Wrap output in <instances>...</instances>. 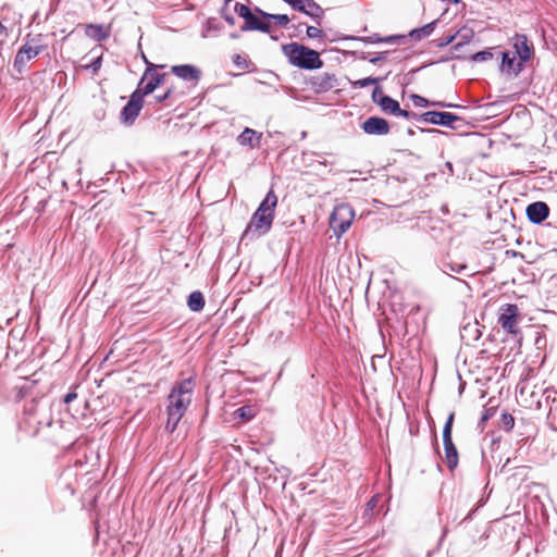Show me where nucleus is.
<instances>
[{
    "mask_svg": "<svg viewBox=\"0 0 557 557\" xmlns=\"http://www.w3.org/2000/svg\"><path fill=\"white\" fill-rule=\"evenodd\" d=\"M145 62L147 64V67L144 72V75L139 82V87L136 89L137 91H141L143 96L150 95L158 88L160 85L164 83V78L166 76L165 73H158L157 69H163L165 65H156L151 62H149L145 58Z\"/></svg>",
    "mask_w": 557,
    "mask_h": 557,
    "instance_id": "0eeeda50",
    "label": "nucleus"
},
{
    "mask_svg": "<svg viewBox=\"0 0 557 557\" xmlns=\"http://www.w3.org/2000/svg\"><path fill=\"white\" fill-rule=\"evenodd\" d=\"M42 50L44 46L39 44V40L35 38H27L15 55L14 69L18 73L24 72L28 62L35 59Z\"/></svg>",
    "mask_w": 557,
    "mask_h": 557,
    "instance_id": "6e6552de",
    "label": "nucleus"
},
{
    "mask_svg": "<svg viewBox=\"0 0 557 557\" xmlns=\"http://www.w3.org/2000/svg\"><path fill=\"white\" fill-rule=\"evenodd\" d=\"M0 34L7 35V27L2 24L1 21H0Z\"/></svg>",
    "mask_w": 557,
    "mask_h": 557,
    "instance_id": "58836bf2",
    "label": "nucleus"
},
{
    "mask_svg": "<svg viewBox=\"0 0 557 557\" xmlns=\"http://www.w3.org/2000/svg\"><path fill=\"white\" fill-rule=\"evenodd\" d=\"M500 421L506 431H511L515 426V418L508 412L502 414Z\"/></svg>",
    "mask_w": 557,
    "mask_h": 557,
    "instance_id": "7c9ffc66",
    "label": "nucleus"
},
{
    "mask_svg": "<svg viewBox=\"0 0 557 557\" xmlns=\"http://www.w3.org/2000/svg\"><path fill=\"white\" fill-rule=\"evenodd\" d=\"M233 62L236 65V67L240 71H246L249 69L250 62L245 55L242 54H235L233 57Z\"/></svg>",
    "mask_w": 557,
    "mask_h": 557,
    "instance_id": "c756f323",
    "label": "nucleus"
},
{
    "mask_svg": "<svg viewBox=\"0 0 557 557\" xmlns=\"http://www.w3.org/2000/svg\"><path fill=\"white\" fill-rule=\"evenodd\" d=\"M362 131L369 135H386L389 133L388 122L379 116H370L362 123Z\"/></svg>",
    "mask_w": 557,
    "mask_h": 557,
    "instance_id": "4468645a",
    "label": "nucleus"
},
{
    "mask_svg": "<svg viewBox=\"0 0 557 557\" xmlns=\"http://www.w3.org/2000/svg\"><path fill=\"white\" fill-rule=\"evenodd\" d=\"M286 3L292 5L293 9L300 11L313 18H321L323 10L313 0H284Z\"/></svg>",
    "mask_w": 557,
    "mask_h": 557,
    "instance_id": "ddd939ff",
    "label": "nucleus"
},
{
    "mask_svg": "<svg viewBox=\"0 0 557 557\" xmlns=\"http://www.w3.org/2000/svg\"><path fill=\"white\" fill-rule=\"evenodd\" d=\"M306 34L309 38L315 39V38H322L323 32L322 29L315 27V26H308Z\"/></svg>",
    "mask_w": 557,
    "mask_h": 557,
    "instance_id": "2f4dec72",
    "label": "nucleus"
},
{
    "mask_svg": "<svg viewBox=\"0 0 557 557\" xmlns=\"http://www.w3.org/2000/svg\"><path fill=\"white\" fill-rule=\"evenodd\" d=\"M512 40L515 49L512 53L524 63L531 60L533 55V47L529 45L527 36L517 34Z\"/></svg>",
    "mask_w": 557,
    "mask_h": 557,
    "instance_id": "2eb2a0df",
    "label": "nucleus"
},
{
    "mask_svg": "<svg viewBox=\"0 0 557 557\" xmlns=\"http://www.w3.org/2000/svg\"><path fill=\"white\" fill-rule=\"evenodd\" d=\"M548 214L549 207L543 201H536L527 207V216L532 223H542Z\"/></svg>",
    "mask_w": 557,
    "mask_h": 557,
    "instance_id": "a211bd4d",
    "label": "nucleus"
},
{
    "mask_svg": "<svg viewBox=\"0 0 557 557\" xmlns=\"http://www.w3.org/2000/svg\"><path fill=\"white\" fill-rule=\"evenodd\" d=\"M354 219L355 211L349 205H337L331 213L330 227L337 237H341L350 227Z\"/></svg>",
    "mask_w": 557,
    "mask_h": 557,
    "instance_id": "39448f33",
    "label": "nucleus"
},
{
    "mask_svg": "<svg viewBox=\"0 0 557 557\" xmlns=\"http://www.w3.org/2000/svg\"><path fill=\"white\" fill-rule=\"evenodd\" d=\"M520 321L521 312L516 304H506L499 308L497 322L507 334L513 337L520 335Z\"/></svg>",
    "mask_w": 557,
    "mask_h": 557,
    "instance_id": "20e7f679",
    "label": "nucleus"
},
{
    "mask_svg": "<svg viewBox=\"0 0 557 557\" xmlns=\"http://www.w3.org/2000/svg\"><path fill=\"white\" fill-rule=\"evenodd\" d=\"M377 503H379L377 495L371 497V499L367 503V511H373L374 508L377 506Z\"/></svg>",
    "mask_w": 557,
    "mask_h": 557,
    "instance_id": "f704fd0d",
    "label": "nucleus"
},
{
    "mask_svg": "<svg viewBox=\"0 0 557 557\" xmlns=\"http://www.w3.org/2000/svg\"><path fill=\"white\" fill-rule=\"evenodd\" d=\"M379 106L385 113L395 115V116H403L405 119H409L410 112L403 110L395 99L391 98L389 96H380L379 98Z\"/></svg>",
    "mask_w": 557,
    "mask_h": 557,
    "instance_id": "6ab92c4d",
    "label": "nucleus"
},
{
    "mask_svg": "<svg viewBox=\"0 0 557 557\" xmlns=\"http://www.w3.org/2000/svg\"><path fill=\"white\" fill-rule=\"evenodd\" d=\"M493 57L492 52L490 51H480L473 55L474 61H486L490 60Z\"/></svg>",
    "mask_w": 557,
    "mask_h": 557,
    "instance_id": "473e14b6",
    "label": "nucleus"
},
{
    "mask_svg": "<svg viewBox=\"0 0 557 557\" xmlns=\"http://www.w3.org/2000/svg\"><path fill=\"white\" fill-rule=\"evenodd\" d=\"M308 85L317 94L327 92L337 86V77L332 73H320L311 76Z\"/></svg>",
    "mask_w": 557,
    "mask_h": 557,
    "instance_id": "9b49d317",
    "label": "nucleus"
},
{
    "mask_svg": "<svg viewBox=\"0 0 557 557\" xmlns=\"http://www.w3.org/2000/svg\"><path fill=\"white\" fill-rule=\"evenodd\" d=\"M171 73L191 86H196L201 77V70L191 64L173 65Z\"/></svg>",
    "mask_w": 557,
    "mask_h": 557,
    "instance_id": "f8f14e48",
    "label": "nucleus"
},
{
    "mask_svg": "<svg viewBox=\"0 0 557 557\" xmlns=\"http://www.w3.org/2000/svg\"><path fill=\"white\" fill-rule=\"evenodd\" d=\"M411 100L416 107H428V106H436L441 108H453L455 104L446 103L444 101H432L430 102L426 98L419 95H411Z\"/></svg>",
    "mask_w": 557,
    "mask_h": 557,
    "instance_id": "b1692460",
    "label": "nucleus"
},
{
    "mask_svg": "<svg viewBox=\"0 0 557 557\" xmlns=\"http://www.w3.org/2000/svg\"><path fill=\"white\" fill-rule=\"evenodd\" d=\"M379 60H381V57H375V58L370 59V62L376 63Z\"/></svg>",
    "mask_w": 557,
    "mask_h": 557,
    "instance_id": "ea45409f",
    "label": "nucleus"
},
{
    "mask_svg": "<svg viewBox=\"0 0 557 557\" xmlns=\"http://www.w3.org/2000/svg\"><path fill=\"white\" fill-rule=\"evenodd\" d=\"M186 94L187 91L182 86L172 84L163 95L156 96V101L159 103L165 102L166 100L177 101Z\"/></svg>",
    "mask_w": 557,
    "mask_h": 557,
    "instance_id": "412c9836",
    "label": "nucleus"
},
{
    "mask_svg": "<svg viewBox=\"0 0 557 557\" xmlns=\"http://www.w3.org/2000/svg\"><path fill=\"white\" fill-rule=\"evenodd\" d=\"M85 35L96 41H102L110 35L109 28L100 24H87L85 26Z\"/></svg>",
    "mask_w": 557,
    "mask_h": 557,
    "instance_id": "aec40b11",
    "label": "nucleus"
},
{
    "mask_svg": "<svg viewBox=\"0 0 557 557\" xmlns=\"http://www.w3.org/2000/svg\"><path fill=\"white\" fill-rule=\"evenodd\" d=\"M457 36H460L462 38V41H460L457 45V47H458V46H461L463 42L469 41L473 36V32L471 29H461V30L457 32L455 35L446 36L445 38H443L441 46L449 45L450 42H453L455 40V38Z\"/></svg>",
    "mask_w": 557,
    "mask_h": 557,
    "instance_id": "a878e982",
    "label": "nucleus"
},
{
    "mask_svg": "<svg viewBox=\"0 0 557 557\" xmlns=\"http://www.w3.org/2000/svg\"><path fill=\"white\" fill-rule=\"evenodd\" d=\"M385 77H364V78H360V79H357L355 82H351V86L354 88H364L369 85H377L379 83H381Z\"/></svg>",
    "mask_w": 557,
    "mask_h": 557,
    "instance_id": "c85d7f7f",
    "label": "nucleus"
},
{
    "mask_svg": "<svg viewBox=\"0 0 557 557\" xmlns=\"http://www.w3.org/2000/svg\"><path fill=\"white\" fill-rule=\"evenodd\" d=\"M277 206V196L270 189L265 198L262 200L257 211L252 214L244 235L260 236L267 234L272 226L275 209Z\"/></svg>",
    "mask_w": 557,
    "mask_h": 557,
    "instance_id": "f03ea898",
    "label": "nucleus"
},
{
    "mask_svg": "<svg viewBox=\"0 0 557 557\" xmlns=\"http://www.w3.org/2000/svg\"><path fill=\"white\" fill-rule=\"evenodd\" d=\"M101 63H102V57L99 55L88 65V67H90L94 73H97L101 67Z\"/></svg>",
    "mask_w": 557,
    "mask_h": 557,
    "instance_id": "72a5a7b5",
    "label": "nucleus"
},
{
    "mask_svg": "<svg viewBox=\"0 0 557 557\" xmlns=\"http://www.w3.org/2000/svg\"><path fill=\"white\" fill-rule=\"evenodd\" d=\"M421 119L424 122L434 124V125H444L449 126L454 122L459 120V116L450 113V112H437V111H429L421 115Z\"/></svg>",
    "mask_w": 557,
    "mask_h": 557,
    "instance_id": "dca6fc26",
    "label": "nucleus"
},
{
    "mask_svg": "<svg viewBox=\"0 0 557 557\" xmlns=\"http://www.w3.org/2000/svg\"><path fill=\"white\" fill-rule=\"evenodd\" d=\"M188 308L191 311H200L205 307V298L200 292H193L187 300Z\"/></svg>",
    "mask_w": 557,
    "mask_h": 557,
    "instance_id": "393cba45",
    "label": "nucleus"
},
{
    "mask_svg": "<svg viewBox=\"0 0 557 557\" xmlns=\"http://www.w3.org/2000/svg\"><path fill=\"white\" fill-rule=\"evenodd\" d=\"M380 96H384L380 86H376L372 91V100L379 104Z\"/></svg>",
    "mask_w": 557,
    "mask_h": 557,
    "instance_id": "c9c22d12",
    "label": "nucleus"
},
{
    "mask_svg": "<svg viewBox=\"0 0 557 557\" xmlns=\"http://www.w3.org/2000/svg\"><path fill=\"white\" fill-rule=\"evenodd\" d=\"M512 52L507 51L503 53L502 70L508 75L517 76L524 67V62L517 59Z\"/></svg>",
    "mask_w": 557,
    "mask_h": 557,
    "instance_id": "f3484780",
    "label": "nucleus"
},
{
    "mask_svg": "<svg viewBox=\"0 0 557 557\" xmlns=\"http://www.w3.org/2000/svg\"><path fill=\"white\" fill-rule=\"evenodd\" d=\"M234 12L245 21L240 27L242 32L259 30L262 33H270L271 25L263 21L264 18L261 17V15L257 16L253 14L248 5L236 2L234 5Z\"/></svg>",
    "mask_w": 557,
    "mask_h": 557,
    "instance_id": "423d86ee",
    "label": "nucleus"
},
{
    "mask_svg": "<svg viewBox=\"0 0 557 557\" xmlns=\"http://www.w3.org/2000/svg\"><path fill=\"white\" fill-rule=\"evenodd\" d=\"M455 2H458V0H454Z\"/></svg>",
    "mask_w": 557,
    "mask_h": 557,
    "instance_id": "a19ab883",
    "label": "nucleus"
},
{
    "mask_svg": "<svg viewBox=\"0 0 557 557\" xmlns=\"http://www.w3.org/2000/svg\"><path fill=\"white\" fill-rule=\"evenodd\" d=\"M195 388V381L191 377L176 382L168 396L166 413L168 420L165 424L166 431L173 433L187 408L191 403Z\"/></svg>",
    "mask_w": 557,
    "mask_h": 557,
    "instance_id": "f257e3e1",
    "label": "nucleus"
},
{
    "mask_svg": "<svg viewBox=\"0 0 557 557\" xmlns=\"http://www.w3.org/2000/svg\"><path fill=\"white\" fill-rule=\"evenodd\" d=\"M225 21H226L230 25H234V24H235V20H234V17H232V16H225Z\"/></svg>",
    "mask_w": 557,
    "mask_h": 557,
    "instance_id": "4c0bfd02",
    "label": "nucleus"
},
{
    "mask_svg": "<svg viewBox=\"0 0 557 557\" xmlns=\"http://www.w3.org/2000/svg\"><path fill=\"white\" fill-rule=\"evenodd\" d=\"M144 106V96L141 91L135 90L126 106L122 109L120 119L124 124H133L136 117L139 115Z\"/></svg>",
    "mask_w": 557,
    "mask_h": 557,
    "instance_id": "9d476101",
    "label": "nucleus"
},
{
    "mask_svg": "<svg viewBox=\"0 0 557 557\" xmlns=\"http://www.w3.org/2000/svg\"><path fill=\"white\" fill-rule=\"evenodd\" d=\"M454 413L448 416V419L443 429V443L445 451V462L449 470H454L458 465V451L451 438Z\"/></svg>",
    "mask_w": 557,
    "mask_h": 557,
    "instance_id": "1a4fd4ad",
    "label": "nucleus"
},
{
    "mask_svg": "<svg viewBox=\"0 0 557 557\" xmlns=\"http://www.w3.org/2000/svg\"><path fill=\"white\" fill-rule=\"evenodd\" d=\"M435 24H436V22H431L420 28L412 29L410 32V36L418 40L425 38L433 33V30L435 28Z\"/></svg>",
    "mask_w": 557,
    "mask_h": 557,
    "instance_id": "cd10ccee",
    "label": "nucleus"
},
{
    "mask_svg": "<svg viewBox=\"0 0 557 557\" xmlns=\"http://www.w3.org/2000/svg\"><path fill=\"white\" fill-rule=\"evenodd\" d=\"M77 398V393L72 391L64 396V403L70 404Z\"/></svg>",
    "mask_w": 557,
    "mask_h": 557,
    "instance_id": "e433bc0d",
    "label": "nucleus"
},
{
    "mask_svg": "<svg viewBox=\"0 0 557 557\" xmlns=\"http://www.w3.org/2000/svg\"><path fill=\"white\" fill-rule=\"evenodd\" d=\"M255 10L259 15H261V17H263L265 20H274L276 22V24H278L281 26H286L290 21L286 14H270V13L262 11L259 8H256Z\"/></svg>",
    "mask_w": 557,
    "mask_h": 557,
    "instance_id": "bb28decb",
    "label": "nucleus"
},
{
    "mask_svg": "<svg viewBox=\"0 0 557 557\" xmlns=\"http://www.w3.org/2000/svg\"><path fill=\"white\" fill-rule=\"evenodd\" d=\"M258 413V408L253 405H246L235 410L234 416L242 422H248Z\"/></svg>",
    "mask_w": 557,
    "mask_h": 557,
    "instance_id": "5701e85b",
    "label": "nucleus"
},
{
    "mask_svg": "<svg viewBox=\"0 0 557 557\" xmlns=\"http://www.w3.org/2000/svg\"><path fill=\"white\" fill-rule=\"evenodd\" d=\"M261 134L252 128L246 127L238 136V143L243 146H249L251 148L257 147L260 144Z\"/></svg>",
    "mask_w": 557,
    "mask_h": 557,
    "instance_id": "4be33fe9",
    "label": "nucleus"
},
{
    "mask_svg": "<svg viewBox=\"0 0 557 557\" xmlns=\"http://www.w3.org/2000/svg\"><path fill=\"white\" fill-rule=\"evenodd\" d=\"M282 51L288 62L299 69L317 70L323 65V61L318 51L298 42L283 45Z\"/></svg>",
    "mask_w": 557,
    "mask_h": 557,
    "instance_id": "7ed1b4c3",
    "label": "nucleus"
}]
</instances>
